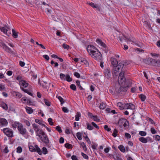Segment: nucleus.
<instances>
[{"mask_svg":"<svg viewBox=\"0 0 160 160\" xmlns=\"http://www.w3.org/2000/svg\"><path fill=\"white\" fill-rule=\"evenodd\" d=\"M121 72L119 73L118 78V82L119 84L121 85H123L125 84L126 78L124 77V73L126 70L125 68L122 69Z\"/></svg>","mask_w":160,"mask_h":160,"instance_id":"nucleus-5","label":"nucleus"},{"mask_svg":"<svg viewBox=\"0 0 160 160\" xmlns=\"http://www.w3.org/2000/svg\"><path fill=\"white\" fill-rule=\"evenodd\" d=\"M118 132V131L116 129H115L114 130L113 133L112 134V135L114 137H116L117 136V133Z\"/></svg>","mask_w":160,"mask_h":160,"instance_id":"nucleus-41","label":"nucleus"},{"mask_svg":"<svg viewBox=\"0 0 160 160\" xmlns=\"http://www.w3.org/2000/svg\"><path fill=\"white\" fill-rule=\"evenodd\" d=\"M90 56L94 59L98 61H101L102 59V56L101 52L98 50L92 53Z\"/></svg>","mask_w":160,"mask_h":160,"instance_id":"nucleus-7","label":"nucleus"},{"mask_svg":"<svg viewBox=\"0 0 160 160\" xmlns=\"http://www.w3.org/2000/svg\"><path fill=\"white\" fill-rule=\"evenodd\" d=\"M19 84L21 90L29 95H32V93L28 90L27 89H25L28 86V82L25 80H21L19 81Z\"/></svg>","mask_w":160,"mask_h":160,"instance_id":"nucleus-3","label":"nucleus"},{"mask_svg":"<svg viewBox=\"0 0 160 160\" xmlns=\"http://www.w3.org/2000/svg\"><path fill=\"white\" fill-rule=\"evenodd\" d=\"M4 133L8 137H13L12 131L8 128H5L3 130Z\"/></svg>","mask_w":160,"mask_h":160,"instance_id":"nucleus-10","label":"nucleus"},{"mask_svg":"<svg viewBox=\"0 0 160 160\" xmlns=\"http://www.w3.org/2000/svg\"><path fill=\"white\" fill-rule=\"evenodd\" d=\"M138 90L137 87H134L131 88V91L132 93L135 92Z\"/></svg>","mask_w":160,"mask_h":160,"instance_id":"nucleus-45","label":"nucleus"},{"mask_svg":"<svg viewBox=\"0 0 160 160\" xmlns=\"http://www.w3.org/2000/svg\"><path fill=\"white\" fill-rule=\"evenodd\" d=\"M96 42L98 45L103 47V48L105 49V50H108V48L106 44L104 42H102L101 39L98 38L96 40Z\"/></svg>","mask_w":160,"mask_h":160,"instance_id":"nucleus-15","label":"nucleus"},{"mask_svg":"<svg viewBox=\"0 0 160 160\" xmlns=\"http://www.w3.org/2000/svg\"><path fill=\"white\" fill-rule=\"evenodd\" d=\"M75 120L76 121H78L79 120V117H81V114L80 112H77L76 113V115L75 116Z\"/></svg>","mask_w":160,"mask_h":160,"instance_id":"nucleus-30","label":"nucleus"},{"mask_svg":"<svg viewBox=\"0 0 160 160\" xmlns=\"http://www.w3.org/2000/svg\"><path fill=\"white\" fill-rule=\"evenodd\" d=\"M18 130L19 132L22 135H25L27 133V130L26 128H24L23 125L21 123V125L18 126Z\"/></svg>","mask_w":160,"mask_h":160,"instance_id":"nucleus-9","label":"nucleus"},{"mask_svg":"<svg viewBox=\"0 0 160 160\" xmlns=\"http://www.w3.org/2000/svg\"><path fill=\"white\" fill-rule=\"evenodd\" d=\"M76 83H77V84L78 87L79 88V89L81 90L83 89V88L81 86V85H80V82L79 80H77L76 81Z\"/></svg>","mask_w":160,"mask_h":160,"instance_id":"nucleus-35","label":"nucleus"},{"mask_svg":"<svg viewBox=\"0 0 160 160\" xmlns=\"http://www.w3.org/2000/svg\"><path fill=\"white\" fill-rule=\"evenodd\" d=\"M81 155L83 156V158H85L86 159H88V156L87 155H86V154L84 153L83 152H82Z\"/></svg>","mask_w":160,"mask_h":160,"instance_id":"nucleus-55","label":"nucleus"},{"mask_svg":"<svg viewBox=\"0 0 160 160\" xmlns=\"http://www.w3.org/2000/svg\"><path fill=\"white\" fill-rule=\"evenodd\" d=\"M60 78L62 80H65L66 78V75L63 73H60Z\"/></svg>","mask_w":160,"mask_h":160,"instance_id":"nucleus-33","label":"nucleus"},{"mask_svg":"<svg viewBox=\"0 0 160 160\" xmlns=\"http://www.w3.org/2000/svg\"><path fill=\"white\" fill-rule=\"evenodd\" d=\"M106 106V103H104L103 102H101L100 105L99 106V108L100 109H104Z\"/></svg>","mask_w":160,"mask_h":160,"instance_id":"nucleus-24","label":"nucleus"},{"mask_svg":"<svg viewBox=\"0 0 160 160\" xmlns=\"http://www.w3.org/2000/svg\"><path fill=\"white\" fill-rule=\"evenodd\" d=\"M62 110L64 112H68L69 111L67 108L65 107L62 108Z\"/></svg>","mask_w":160,"mask_h":160,"instance_id":"nucleus-62","label":"nucleus"},{"mask_svg":"<svg viewBox=\"0 0 160 160\" xmlns=\"http://www.w3.org/2000/svg\"><path fill=\"white\" fill-rule=\"evenodd\" d=\"M148 138H145L143 137H141L139 139V140L143 143H146L148 142Z\"/></svg>","mask_w":160,"mask_h":160,"instance_id":"nucleus-21","label":"nucleus"},{"mask_svg":"<svg viewBox=\"0 0 160 160\" xmlns=\"http://www.w3.org/2000/svg\"><path fill=\"white\" fill-rule=\"evenodd\" d=\"M29 149L31 152H34L36 151L35 147H34L32 146H30L29 147Z\"/></svg>","mask_w":160,"mask_h":160,"instance_id":"nucleus-43","label":"nucleus"},{"mask_svg":"<svg viewBox=\"0 0 160 160\" xmlns=\"http://www.w3.org/2000/svg\"><path fill=\"white\" fill-rule=\"evenodd\" d=\"M139 98L141 100H145L146 98V97L144 95L141 94L139 96Z\"/></svg>","mask_w":160,"mask_h":160,"instance_id":"nucleus-53","label":"nucleus"},{"mask_svg":"<svg viewBox=\"0 0 160 160\" xmlns=\"http://www.w3.org/2000/svg\"><path fill=\"white\" fill-rule=\"evenodd\" d=\"M70 88L72 90L74 91L76 90V87L75 85L73 84H72L70 85Z\"/></svg>","mask_w":160,"mask_h":160,"instance_id":"nucleus-38","label":"nucleus"},{"mask_svg":"<svg viewBox=\"0 0 160 160\" xmlns=\"http://www.w3.org/2000/svg\"><path fill=\"white\" fill-rule=\"evenodd\" d=\"M24 123L26 124V125H27L28 126H29L30 125V122L26 120H24Z\"/></svg>","mask_w":160,"mask_h":160,"instance_id":"nucleus-52","label":"nucleus"},{"mask_svg":"<svg viewBox=\"0 0 160 160\" xmlns=\"http://www.w3.org/2000/svg\"><path fill=\"white\" fill-rule=\"evenodd\" d=\"M89 4L93 8H98V5L93 2L90 3Z\"/></svg>","mask_w":160,"mask_h":160,"instance_id":"nucleus-47","label":"nucleus"},{"mask_svg":"<svg viewBox=\"0 0 160 160\" xmlns=\"http://www.w3.org/2000/svg\"><path fill=\"white\" fill-rule=\"evenodd\" d=\"M80 145L82 146L83 150L84 151H86L87 150V148H86V145L84 142H82L80 144Z\"/></svg>","mask_w":160,"mask_h":160,"instance_id":"nucleus-34","label":"nucleus"},{"mask_svg":"<svg viewBox=\"0 0 160 160\" xmlns=\"http://www.w3.org/2000/svg\"><path fill=\"white\" fill-rule=\"evenodd\" d=\"M8 147L7 146H6L5 148L3 150V152L5 153H7L9 152V150L8 149Z\"/></svg>","mask_w":160,"mask_h":160,"instance_id":"nucleus-56","label":"nucleus"},{"mask_svg":"<svg viewBox=\"0 0 160 160\" xmlns=\"http://www.w3.org/2000/svg\"><path fill=\"white\" fill-rule=\"evenodd\" d=\"M150 55L152 57H158L159 56V54L156 53H151Z\"/></svg>","mask_w":160,"mask_h":160,"instance_id":"nucleus-61","label":"nucleus"},{"mask_svg":"<svg viewBox=\"0 0 160 160\" xmlns=\"http://www.w3.org/2000/svg\"><path fill=\"white\" fill-rule=\"evenodd\" d=\"M22 149L21 147H18L17 148V152L18 153H20L22 152Z\"/></svg>","mask_w":160,"mask_h":160,"instance_id":"nucleus-48","label":"nucleus"},{"mask_svg":"<svg viewBox=\"0 0 160 160\" xmlns=\"http://www.w3.org/2000/svg\"><path fill=\"white\" fill-rule=\"evenodd\" d=\"M124 108L126 109H134L135 108V106L133 104L131 103H127L124 105Z\"/></svg>","mask_w":160,"mask_h":160,"instance_id":"nucleus-17","label":"nucleus"},{"mask_svg":"<svg viewBox=\"0 0 160 160\" xmlns=\"http://www.w3.org/2000/svg\"><path fill=\"white\" fill-rule=\"evenodd\" d=\"M104 129L107 130V131H108V132H109L110 131V130H111V129L109 128L108 126L107 125H105L104 126Z\"/></svg>","mask_w":160,"mask_h":160,"instance_id":"nucleus-58","label":"nucleus"},{"mask_svg":"<svg viewBox=\"0 0 160 160\" xmlns=\"http://www.w3.org/2000/svg\"><path fill=\"white\" fill-rule=\"evenodd\" d=\"M124 39H125L126 42L130 41L132 44H134L141 48L143 47V44L137 40L134 37H131L129 38H127L125 36H119L118 37V40H119L122 43V42Z\"/></svg>","mask_w":160,"mask_h":160,"instance_id":"nucleus-2","label":"nucleus"},{"mask_svg":"<svg viewBox=\"0 0 160 160\" xmlns=\"http://www.w3.org/2000/svg\"><path fill=\"white\" fill-rule=\"evenodd\" d=\"M77 78H79L80 77V75L79 73L78 72H75L73 74Z\"/></svg>","mask_w":160,"mask_h":160,"instance_id":"nucleus-49","label":"nucleus"},{"mask_svg":"<svg viewBox=\"0 0 160 160\" xmlns=\"http://www.w3.org/2000/svg\"><path fill=\"white\" fill-rule=\"evenodd\" d=\"M125 83L123 84V86L126 87L128 88V87L131 86V81L130 79H127L125 80Z\"/></svg>","mask_w":160,"mask_h":160,"instance_id":"nucleus-20","label":"nucleus"},{"mask_svg":"<svg viewBox=\"0 0 160 160\" xmlns=\"http://www.w3.org/2000/svg\"><path fill=\"white\" fill-rule=\"evenodd\" d=\"M65 147L68 148H72V145L68 143L65 144Z\"/></svg>","mask_w":160,"mask_h":160,"instance_id":"nucleus-39","label":"nucleus"},{"mask_svg":"<svg viewBox=\"0 0 160 160\" xmlns=\"http://www.w3.org/2000/svg\"><path fill=\"white\" fill-rule=\"evenodd\" d=\"M5 89V85L0 84V91H3Z\"/></svg>","mask_w":160,"mask_h":160,"instance_id":"nucleus-37","label":"nucleus"},{"mask_svg":"<svg viewBox=\"0 0 160 160\" xmlns=\"http://www.w3.org/2000/svg\"><path fill=\"white\" fill-rule=\"evenodd\" d=\"M42 151L43 153L44 154H46L48 153V152L47 151V150L45 147H43L42 148Z\"/></svg>","mask_w":160,"mask_h":160,"instance_id":"nucleus-51","label":"nucleus"},{"mask_svg":"<svg viewBox=\"0 0 160 160\" xmlns=\"http://www.w3.org/2000/svg\"><path fill=\"white\" fill-rule=\"evenodd\" d=\"M19 63L20 65L22 67H23L25 66V63L23 62H22L21 61H20L19 62Z\"/></svg>","mask_w":160,"mask_h":160,"instance_id":"nucleus-59","label":"nucleus"},{"mask_svg":"<svg viewBox=\"0 0 160 160\" xmlns=\"http://www.w3.org/2000/svg\"><path fill=\"white\" fill-rule=\"evenodd\" d=\"M27 101L26 103L28 105H34V102H33V101Z\"/></svg>","mask_w":160,"mask_h":160,"instance_id":"nucleus-50","label":"nucleus"},{"mask_svg":"<svg viewBox=\"0 0 160 160\" xmlns=\"http://www.w3.org/2000/svg\"><path fill=\"white\" fill-rule=\"evenodd\" d=\"M96 42L98 45L103 47V48L105 49V50H108V48L106 44L104 42H102L101 39L98 38L96 40Z\"/></svg>","mask_w":160,"mask_h":160,"instance_id":"nucleus-16","label":"nucleus"},{"mask_svg":"<svg viewBox=\"0 0 160 160\" xmlns=\"http://www.w3.org/2000/svg\"><path fill=\"white\" fill-rule=\"evenodd\" d=\"M25 109H26L27 112L29 114L32 113L33 112L32 109L29 107H25Z\"/></svg>","mask_w":160,"mask_h":160,"instance_id":"nucleus-26","label":"nucleus"},{"mask_svg":"<svg viewBox=\"0 0 160 160\" xmlns=\"http://www.w3.org/2000/svg\"><path fill=\"white\" fill-rule=\"evenodd\" d=\"M118 148L120 151L123 152H125V148L122 145H120L118 146Z\"/></svg>","mask_w":160,"mask_h":160,"instance_id":"nucleus-32","label":"nucleus"},{"mask_svg":"<svg viewBox=\"0 0 160 160\" xmlns=\"http://www.w3.org/2000/svg\"><path fill=\"white\" fill-rule=\"evenodd\" d=\"M87 50L89 55L90 56L92 55V53H93L94 52L98 49L93 45H89L87 46Z\"/></svg>","mask_w":160,"mask_h":160,"instance_id":"nucleus-8","label":"nucleus"},{"mask_svg":"<svg viewBox=\"0 0 160 160\" xmlns=\"http://www.w3.org/2000/svg\"><path fill=\"white\" fill-rule=\"evenodd\" d=\"M127 121L126 119L120 118L118 121V124L120 127L123 126L125 127L127 125Z\"/></svg>","mask_w":160,"mask_h":160,"instance_id":"nucleus-12","label":"nucleus"},{"mask_svg":"<svg viewBox=\"0 0 160 160\" xmlns=\"http://www.w3.org/2000/svg\"><path fill=\"white\" fill-rule=\"evenodd\" d=\"M65 80L68 82H70L72 81V79L71 78L69 74H67L66 75V78Z\"/></svg>","mask_w":160,"mask_h":160,"instance_id":"nucleus-28","label":"nucleus"},{"mask_svg":"<svg viewBox=\"0 0 160 160\" xmlns=\"http://www.w3.org/2000/svg\"><path fill=\"white\" fill-rule=\"evenodd\" d=\"M8 124L7 120L5 118H1L0 119V124L2 126H6Z\"/></svg>","mask_w":160,"mask_h":160,"instance_id":"nucleus-19","label":"nucleus"},{"mask_svg":"<svg viewBox=\"0 0 160 160\" xmlns=\"http://www.w3.org/2000/svg\"><path fill=\"white\" fill-rule=\"evenodd\" d=\"M76 136L79 140H82V134L80 132H77L76 134Z\"/></svg>","mask_w":160,"mask_h":160,"instance_id":"nucleus-36","label":"nucleus"},{"mask_svg":"<svg viewBox=\"0 0 160 160\" xmlns=\"http://www.w3.org/2000/svg\"><path fill=\"white\" fill-rule=\"evenodd\" d=\"M34 147L35 149H36V151H37V152L39 155H41L42 154V153L40 148L38 147V145L36 144L35 145Z\"/></svg>","mask_w":160,"mask_h":160,"instance_id":"nucleus-25","label":"nucleus"},{"mask_svg":"<svg viewBox=\"0 0 160 160\" xmlns=\"http://www.w3.org/2000/svg\"><path fill=\"white\" fill-rule=\"evenodd\" d=\"M111 61L112 64L113 66L112 74L114 76H118L120 70L125 68L126 66L128 64V63L125 61H122L118 64L117 60L113 57L111 58Z\"/></svg>","mask_w":160,"mask_h":160,"instance_id":"nucleus-1","label":"nucleus"},{"mask_svg":"<svg viewBox=\"0 0 160 160\" xmlns=\"http://www.w3.org/2000/svg\"><path fill=\"white\" fill-rule=\"evenodd\" d=\"M56 129L59 133H61L62 132V130L61 129V127L59 126H58L56 127Z\"/></svg>","mask_w":160,"mask_h":160,"instance_id":"nucleus-42","label":"nucleus"},{"mask_svg":"<svg viewBox=\"0 0 160 160\" xmlns=\"http://www.w3.org/2000/svg\"><path fill=\"white\" fill-rule=\"evenodd\" d=\"M1 31L3 32L4 34H6V32L8 30L4 27H1L0 28Z\"/></svg>","mask_w":160,"mask_h":160,"instance_id":"nucleus-40","label":"nucleus"},{"mask_svg":"<svg viewBox=\"0 0 160 160\" xmlns=\"http://www.w3.org/2000/svg\"><path fill=\"white\" fill-rule=\"evenodd\" d=\"M21 124L19 122H15L14 124H12V126L13 128H16V127L18 128V126H19V125H21Z\"/></svg>","mask_w":160,"mask_h":160,"instance_id":"nucleus-27","label":"nucleus"},{"mask_svg":"<svg viewBox=\"0 0 160 160\" xmlns=\"http://www.w3.org/2000/svg\"><path fill=\"white\" fill-rule=\"evenodd\" d=\"M87 128L89 130H91L93 129V127L88 122L87 123Z\"/></svg>","mask_w":160,"mask_h":160,"instance_id":"nucleus-31","label":"nucleus"},{"mask_svg":"<svg viewBox=\"0 0 160 160\" xmlns=\"http://www.w3.org/2000/svg\"><path fill=\"white\" fill-rule=\"evenodd\" d=\"M44 102L48 106H49L51 105V102L49 101H44Z\"/></svg>","mask_w":160,"mask_h":160,"instance_id":"nucleus-63","label":"nucleus"},{"mask_svg":"<svg viewBox=\"0 0 160 160\" xmlns=\"http://www.w3.org/2000/svg\"><path fill=\"white\" fill-rule=\"evenodd\" d=\"M104 75L105 77L108 79L111 78V73L110 69L109 68H108L105 69L104 70Z\"/></svg>","mask_w":160,"mask_h":160,"instance_id":"nucleus-13","label":"nucleus"},{"mask_svg":"<svg viewBox=\"0 0 160 160\" xmlns=\"http://www.w3.org/2000/svg\"><path fill=\"white\" fill-rule=\"evenodd\" d=\"M113 158L114 160H122L119 155L117 153L115 154V156H113Z\"/></svg>","mask_w":160,"mask_h":160,"instance_id":"nucleus-22","label":"nucleus"},{"mask_svg":"<svg viewBox=\"0 0 160 160\" xmlns=\"http://www.w3.org/2000/svg\"><path fill=\"white\" fill-rule=\"evenodd\" d=\"M33 128L36 133V136H38L40 138H42V135H45V132L42 130H40L38 126L35 123L32 124Z\"/></svg>","mask_w":160,"mask_h":160,"instance_id":"nucleus-4","label":"nucleus"},{"mask_svg":"<svg viewBox=\"0 0 160 160\" xmlns=\"http://www.w3.org/2000/svg\"><path fill=\"white\" fill-rule=\"evenodd\" d=\"M42 138H40L42 141L46 144H48L49 142V140L47 135L45 134V135H42Z\"/></svg>","mask_w":160,"mask_h":160,"instance_id":"nucleus-18","label":"nucleus"},{"mask_svg":"<svg viewBox=\"0 0 160 160\" xmlns=\"http://www.w3.org/2000/svg\"><path fill=\"white\" fill-rule=\"evenodd\" d=\"M62 47L64 49H68L69 48V46L68 45L66 44H63L62 45Z\"/></svg>","mask_w":160,"mask_h":160,"instance_id":"nucleus-57","label":"nucleus"},{"mask_svg":"<svg viewBox=\"0 0 160 160\" xmlns=\"http://www.w3.org/2000/svg\"><path fill=\"white\" fill-rule=\"evenodd\" d=\"M117 105L118 106L121 108H123V106L124 105V104H122V103L120 102L117 103Z\"/></svg>","mask_w":160,"mask_h":160,"instance_id":"nucleus-64","label":"nucleus"},{"mask_svg":"<svg viewBox=\"0 0 160 160\" xmlns=\"http://www.w3.org/2000/svg\"><path fill=\"white\" fill-rule=\"evenodd\" d=\"M15 95L18 98H21L22 96V95L21 93L18 92H16L15 93Z\"/></svg>","mask_w":160,"mask_h":160,"instance_id":"nucleus-46","label":"nucleus"},{"mask_svg":"<svg viewBox=\"0 0 160 160\" xmlns=\"http://www.w3.org/2000/svg\"><path fill=\"white\" fill-rule=\"evenodd\" d=\"M0 45L2 47L3 49L7 52L10 53L12 52V50L3 42H1L0 43Z\"/></svg>","mask_w":160,"mask_h":160,"instance_id":"nucleus-11","label":"nucleus"},{"mask_svg":"<svg viewBox=\"0 0 160 160\" xmlns=\"http://www.w3.org/2000/svg\"><path fill=\"white\" fill-rule=\"evenodd\" d=\"M92 124L95 128L97 129H99V127L98 126L95 122H92Z\"/></svg>","mask_w":160,"mask_h":160,"instance_id":"nucleus-60","label":"nucleus"},{"mask_svg":"<svg viewBox=\"0 0 160 160\" xmlns=\"http://www.w3.org/2000/svg\"><path fill=\"white\" fill-rule=\"evenodd\" d=\"M146 132L144 131H141L139 132V134L141 136H144L146 135Z\"/></svg>","mask_w":160,"mask_h":160,"instance_id":"nucleus-44","label":"nucleus"},{"mask_svg":"<svg viewBox=\"0 0 160 160\" xmlns=\"http://www.w3.org/2000/svg\"><path fill=\"white\" fill-rule=\"evenodd\" d=\"M48 121L49 122V124L50 125H52L53 124V122L52 121V119L51 118H49L48 119Z\"/></svg>","mask_w":160,"mask_h":160,"instance_id":"nucleus-54","label":"nucleus"},{"mask_svg":"<svg viewBox=\"0 0 160 160\" xmlns=\"http://www.w3.org/2000/svg\"><path fill=\"white\" fill-rule=\"evenodd\" d=\"M12 36L15 38H17L18 37V32L15 31L14 29H12Z\"/></svg>","mask_w":160,"mask_h":160,"instance_id":"nucleus-23","label":"nucleus"},{"mask_svg":"<svg viewBox=\"0 0 160 160\" xmlns=\"http://www.w3.org/2000/svg\"><path fill=\"white\" fill-rule=\"evenodd\" d=\"M127 89V88L123 85H122V86L120 87L119 89L116 88L115 89L116 91L118 93H120L122 92H125Z\"/></svg>","mask_w":160,"mask_h":160,"instance_id":"nucleus-14","label":"nucleus"},{"mask_svg":"<svg viewBox=\"0 0 160 160\" xmlns=\"http://www.w3.org/2000/svg\"><path fill=\"white\" fill-rule=\"evenodd\" d=\"M1 107L5 110H7L8 108L7 105L6 104L2 102L1 105Z\"/></svg>","mask_w":160,"mask_h":160,"instance_id":"nucleus-29","label":"nucleus"},{"mask_svg":"<svg viewBox=\"0 0 160 160\" xmlns=\"http://www.w3.org/2000/svg\"><path fill=\"white\" fill-rule=\"evenodd\" d=\"M146 63L149 65L160 67V60H156L151 58H148L147 60Z\"/></svg>","mask_w":160,"mask_h":160,"instance_id":"nucleus-6","label":"nucleus"}]
</instances>
